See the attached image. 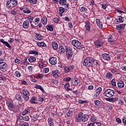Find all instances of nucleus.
<instances>
[{"label":"nucleus","instance_id":"obj_35","mask_svg":"<svg viewBox=\"0 0 126 126\" xmlns=\"http://www.w3.org/2000/svg\"><path fill=\"white\" fill-rule=\"evenodd\" d=\"M30 103H31V104H37V98H36V97H32Z\"/></svg>","mask_w":126,"mask_h":126},{"label":"nucleus","instance_id":"obj_28","mask_svg":"<svg viewBox=\"0 0 126 126\" xmlns=\"http://www.w3.org/2000/svg\"><path fill=\"white\" fill-rule=\"evenodd\" d=\"M41 22L43 25H46L47 23L48 22V20L47 19V17L44 16L41 19Z\"/></svg>","mask_w":126,"mask_h":126},{"label":"nucleus","instance_id":"obj_60","mask_svg":"<svg viewBox=\"0 0 126 126\" xmlns=\"http://www.w3.org/2000/svg\"><path fill=\"white\" fill-rule=\"evenodd\" d=\"M53 21L54 22H55V23H58V22H60V19L58 18H55L53 19Z\"/></svg>","mask_w":126,"mask_h":126},{"label":"nucleus","instance_id":"obj_19","mask_svg":"<svg viewBox=\"0 0 126 126\" xmlns=\"http://www.w3.org/2000/svg\"><path fill=\"white\" fill-rule=\"evenodd\" d=\"M80 12H82L83 13H88V10L87 9V8L84 7V6H82L79 8Z\"/></svg>","mask_w":126,"mask_h":126},{"label":"nucleus","instance_id":"obj_50","mask_svg":"<svg viewBox=\"0 0 126 126\" xmlns=\"http://www.w3.org/2000/svg\"><path fill=\"white\" fill-rule=\"evenodd\" d=\"M39 22H40V18H36V19H34L35 25H37V24H38Z\"/></svg>","mask_w":126,"mask_h":126},{"label":"nucleus","instance_id":"obj_5","mask_svg":"<svg viewBox=\"0 0 126 126\" xmlns=\"http://www.w3.org/2000/svg\"><path fill=\"white\" fill-rule=\"evenodd\" d=\"M8 65L6 63L3 62V60H0V70L3 72H5L7 70Z\"/></svg>","mask_w":126,"mask_h":126},{"label":"nucleus","instance_id":"obj_64","mask_svg":"<svg viewBox=\"0 0 126 126\" xmlns=\"http://www.w3.org/2000/svg\"><path fill=\"white\" fill-rule=\"evenodd\" d=\"M101 6L103 9H106L107 8V6H108V4H102Z\"/></svg>","mask_w":126,"mask_h":126},{"label":"nucleus","instance_id":"obj_3","mask_svg":"<svg viewBox=\"0 0 126 126\" xmlns=\"http://www.w3.org/2000/svg\"><path fill=\"white\" fill-rule=\"evenodd\" d=\"M103 95L108 98H112L115 95V91L112 89H107L104 91Z\"/></svg>","mask_w":126,"mask_h":126},{"label":"nucleus","instance_id":"obj_23","mask_svg":"<svg viewBox=\"0 0 126 126\" xmlns=\"http://www.w3.org/2000/svg\"><path fill=\"white\" fill-rule=\"evenodd\" d=\"M52 46L53 49H54V50H55L56 51V50H58L59 48V45L58 44V43H57V42L56 41H54L53 42H52Z\"/></svg>","mask_w":126,"mask_h":126},{"label":"nucleus","instance_id":"obj_18","mask_svg":"<svg viewBox=\"0 0 126 126\" xmlns=\"http://www.w3.org/2000/svg\"><path fill=\"white\" fill-rule=\"evenodd\" d=\"M125 21V19L122 16H118L116 18V22L118 23H123Z\"/></svg>","mask_w":126,"mask_h":126},{"label":"nucleus","instance_id":"obj_36","mask_svg":"<svg viewBox=\"0 0 126 126\" xmlns=\"http://www.w3.org/2000/svg\"><path fill=\"white\" fill-rule=\"evenodd\" d=\"M106 78L108 79H112L113 78V74L111 72H108L106 75Z\"/></svg>","mask_w":126,"mask_h":126},{"label":"nucleus","instance_id":"obj_15","mask_svg":"<svg viewBox=\"0 0 126 126\" xmlns=\"http://www.w3.org/2000/svg\"><path fill=\"white\" fill-rule=\"evenodd\" d=\"M89 119V115H84L82 116L81 121L83 123H85L88 121Z\"/></svg>","mask_w":126,"mask_h":126},{"label":"nucleus","instance_id":"obj_25","mask_svg":"<svg viewBox=\"0 0 126 126\" xmlns=\"http://www.w3.org/2000/svg\"><path fill=\"white\" fill-rule=\"evenodd\" d=\"M96 22L97 26H98L99 28H103V23L102 22L100 21V19H97L96 20Z\"/></svg>","mask_w":126,"mask_h":126},{"label":"nucleus","instance_id":"obj_27","mask_svg":"<svg viewBox=\"0 0 126 126\" xmlns=\"http://www.w3.org/2000/svg\"><path fill=\"white\" fill-rule=\"evenodd\" d=\"M118 86L119 89H122V88H124V87H125V83H124V82L122 81H120L118 83Z\"/></svg>","mask_w":126,"mask_h":126},{"label":"nucleus","instance_id":"obj_16","mask_svg":"<svg viewBox=\"0 0 126 126\" xmlns=\"http://www.w3.org/2000/svg\"><path fill=\"white\" fill-rule=\"evenodd\" d=\"M0 42L1 43H2V44H4V45H5L9 49H11V46L10 45V44H9V43H8V42H7V41H4V40L3 39H1L0 40Z\"/></svg>","mask_w":126,"mask_h":126},{"label":"nucleus","instance_id":"obj_2","mask_svg":"<svg viewBox=\"0 0 126 126\" xmlns=\"http://www.w3.org/2000/svg\"><path fill=\"white\" fill-rule=\"evenodd\" d=\"M21 120H23V121H25V122H28L30 120V118H29V116H22L20 115L17 118L16 125L20 126V124H21Z\"/></svg>","mask_w":126,"mask_h":126},{"label":"nucleus","instance_id":"obj_21","mask_svg":"<svg viewBox=\"0 0 126 126\" xmlns=\"http://www.w3.org/2000/svg\"><path fill=\"white\" fill-rule=\"evenodd\" d=\"M72 51H71V49H70V51H68V50L67 49L66 57H67V59H68V60H69V59H71V58H72Z\"/></svg>","mask_w":126,"mask_h":126},{"label":"nucleus","instance_id":"obj_11","mask_svg":"<svg viewBox=\"0 0 126 126\" xmlns=\"http://www.w3.org/2000/svg\"><path fill=\"white\" fill-rule=\"evenodd\" d=\"M94 45L96 48H100L103 46V41L101 39H98L94 42Z\"/></svg>","mask_w":126,"mask_h":126},{"label":"nucleus","instance_id":"obj_22","mask_svg":"<svg viewBox=\"0 0 126 126\" xmlns=\"http://www.w3.org/2000/svg\"><path fill=\"white\" fill-rule=\"evenodd\" d=\"M83 116V113L80 112L79 113L78 117L76 118V121L77 122V123H79L81 121V117Z\"/></svg>","mask_w":126,"mask_h":126},{"label":"nucleus","instance_id":"obj_13","mask_svg":"<svg viewBox=\"0 0 126 126\" xmlns=\"http://www.w3.org/2000/svg\"><path fill=\"white\" fill-rule=\"evenodd\" d=\"M52 75L55 77V78H58V77H60V76H61V73H60L59 70H54L52 72Z\"/></svg>","mask_w":126,"mask_h":126},{"label":"nucleus","instance_id":"obj_8","mask_svg":"<svg viewBox=\"0 0 126 126\" xmlns=\"http://www.w3.org/2000/svg\"><path fill=\"white\" fill-rule=\"evenodd\" d=\"M22 94L25 101H28V100H29V96H30L29 92L26 90H23L22 91Z\"/></svg>","mask_w":126,"mask_h":126},{"label":"nucleus","instance_id":"obj_40","mask_svg":"<svg viewBox=\"0 0 126 126\" xmlns=\"http://www.w3.org/2000/svg\"><path fill=\"white\" fill-rule=\"evenodd\" d=\"M110 71L112 72V73H114V74H118V73H119V71L115 68L110 69Z\"/></svg>","mask_w":126,"mask_h":126},{"label":"nucleus","instance_id":"obj_62","mask_svg":"<svg viewBox=\"0 0 126 126\" xmlns=\"http://www.w3.org/2000/svg\"><path fill=\"white\" fill-rule=\"evenodd\" d=\"M79 104H86L87 102L86 100H79Z\"/></svg>","mask_w":126,"mask_h":126},{"label":"nucleus","instance_id":"obj_29","mask_svg":"<svg viewBox=\"0 0 126 126\" xmlns=\"http://www.w3.org/2000/svg\"><path fill=\"white\" fill-rule=\"evenodd\" d=\"M34 39L35 40H38V41H41V40L43 39V37L40 35V34L37 33L34 36Z\"/></svg>","mask_w":126,"mask_h":126},{"label":"nucleus","instance_id":"obj_37","mask_svg":"<svg viewBox=\"0 0 126 126\" xmlns=\"http://www.w3.org/2000/svg\"><path fill=\"white\" fill-rule=\"evenodd\" d=\"M37 45L38 47H46V43L44 42H38Z\"/></svg>","mask_w":126,"mask_h":126},{"label":"nucleus","instance_id":"obj_32","mask_svg":"<svg viewBox=\"0 0 126 126\" xmlns=\"http://www.w3.org/2000/svg\"><path fill=\"white\" fill-rule=\"evenodd\" d=\"M99 65H100V64L99 63V61L94 59V61H93V66H99Z\"/></svg>","mask_w":126,"mask_h":126},{"label":"nucleus","instance_id":"obj_48","mask_svg":"<svg viewBox=\"0 0 126 126\" xmlns=\"http://www.w3.org/2000/svg\"><path fill=\"white\" fill-rule=\"evenodd\" d=\"M94 103L96 106H100L101 104V102L98 100H95Z\"/></svg>","mask_w":126,"mask_h":126},{"label":"nucleus","instance_id":"obj_58","mask_svg":"<svg viewBox=\"0 0 126 126\" xmlns=\"http://www.w3.org/2000/svg\"><path fill=\"white\" fill-rule=\"evenodd\" d=\"M94 126H101L100 122H94Z\"/></svg>","mask_w":126,"mask_h":126},{"label":"nucleus","instance_id":"obj_10","mask_svg":"<svg viewBox=\"0 0 126 126\" xmlns=\"http://www.w3.org/2000/svg\"><path fill=\"white\" fill-rule=\"evenodd\" d=\"M85 27L86 28V33H88L89 32H90V29L91 28V27L90 26V22H89L88 21H85Z\"/></svg>","mask_w":126,"mask_h":126},{"label":"nucleus","instance_id":"obj_20","mask_svg":"<svg viewBox=\"0 0 126 126\" xmlns=\"http://www.w3.org/2000/svg\"><path fill=\"white\" fill-rule=\"evenodd\" d=\"M23 27L24 29H28L29 27V21L27 20L24 21Z\"/></svg>","mask_w":126,"mask_h":126},{"label":"nucleus","instance_id":"obj_41","mask_svg":"<svg viewBox=\"0 0 126 126\" xmlns=\"http://www.w3.org/2000/svg\"><path fill=\"white\" fill-rule=\"evenodd\" d=\"M102 92V88L98 87L96 90H95V93L98 95H100V93Z\"/></svg>","mask_w":126,"mask_h":126},{"label":"nucleus","instance_id":"obj_14","mask_svg":"<svg viewBox=\"0 0 126 126\" xmlns=\"http://www.w3.org/2000/svg\"><path fill=\"white\" fill-rule=\"evenodd\" d=\"M89 119H90V121L92 123H94V122L97 120V117L94 114H90L89 115Z\"/></svg>","mask_w":126,"mask_h":126},{"label":"nucleus","instance_id":"obj_57","mask_svg":"<svg viewBox=\"0 0 126 126\" xmlns=\"http://www.w3.org/2000/svg\"><path fill=\"white\" fill-rule=\"evenodd\" d=\"M49 68H45L43 70V73H48V72H49Z\"/></svg>","mask_w":126,"mask_h":126},{"label":"nucleus","instance_id":"obj_54","mask_svg":"<svg viewBox=\"0 0 126 126\" xmlns=\"http://www.w3.org/2000/svg\"><path fill=\"white\" fill-rule=\"evenodd\" d=\"M23 11L24 13H31V11L28 10V9H24Z\"/></svg>","mask_w":126,"mask_h":126},{"label":"nucleus","instance_id":"obj_39","mask_svg":"<svg viewBox=\"0 0 126 126\" xmlns=\"http://www.w3.org/2000/svg\"><path fill=\"white\" fill-rule=\"evenodd\" d=\"M34 88H36V89H39V90H41L42 92H44V89L42 88V86L38 85H35Z\"/></svg>","mask_w":126,"mask_h":126},{"label":"nucleus","instance_id":"obj_43","mask_svg":"<svg viewBox=\"0 0 126 126\" xmlns=\"http://www.w3.org/2000/svg\"><path fill=\"white\" fill-rule=\"evenodd\" d=\"M117 101H119V98L118 97H115L111 98V103H116V102H117Z\"/></svg>","mask_w":126,"mask_h":126},{"label":"nucleus","instance_id":"obj_1","mask_svg":"<svg viewBox=\"0 0 126 126\" xmlns=\"http://www.w3.org/2000/svg\"><path fill=\"white\" fill-rule=\"evenodd\" d=\"M93 61H94V59L91 57L87 58L85 59L83 64L87 67H93Z\"/></svg>","mask_w":126,"mask_h":126},{"label":"nucleus","instance_id":"obj_38","mask_svg":"<svg viewBox=\"0 0 126 126\" xmlns=\"http://www.w3.org/2000/svg\"><path fill=\"white\" fill-rule=\"evenodd\" d=\"M36 61V58L31 56L29 58V62L30 63H34V62Z\"/></svg>","mask_w":126,"mask_h":126},{"label":"nucleus","instance_id":"obj_59","mask_svg":"<svg viewBox=\"0 0 126 126\" xmlns=\"http://www.w3.org/2000/svg\"><path fill=\"white\" fill-rule=\"evenodd\" d=\"M111 83L112 86H116V81H115V79L112 80V81H111Z\"/></svg>","mask_w":126,"mask_h":126},{"label":"nucleus","instance_id":"obj_53","mask_svg":"<svg viewBox=\"0 0 126 126\" xmlns=\"http://www.w3.org/2000/svg\"><path fill=\"white\" fill-rule=\"evenodd\" d=\"M59 51L61 52V53H63L64 52H65V49L63 48V46H61L59 48Z\"/></svg>","mask_w":126,"mask_h":126},{"label":"nucleus","instance_id":"obj_49","mask_svg":"<svg viewBox=\"0 0 126 126\" xmlns=\"http://www.w3.org/2000/svg\"><path fill=\"white\" fill-rule=\"evenodd\" d=\"M118 105H120V106H123L124 104H125V102H124L123 100L122 99H118Z\"/></svg>","mask_w":126,"mask_h":126},{"label":"nucleus","instance_id":"obj_30","mask_svg":"<svg viewBox=\"0 0 126 126\" xmlns=\"http://www.w3.org/2000/svg\"><path fill=\"white\" fill-rule=\"evenodd\" d=\"M27 114H30V109L29 108H27V109H25L22 112V115L23 116H25V115H27Z\"/></svg>","mask_w":126,"mask_h":126},{"label":"nucleus","instance_id":"obj_24","mask_svg":"<svg viewBox=\"0 0 126 126\" xmlns=\"http://www.w3.org/2000/svg\"><path fill=\"white\" fill-rule=\"evenodd\" d=\"M46 29L48 31L53 32L54 31V25H48L46 26Z\"/></svg>","mask_w":126,"mask_h":126},{"label":"nucleus","instance_id":"obj_26","mask_svg":"<svg viewBox=\"0 0 126 126\" xmlns=\"http://www.w3.org/2000/svg\"><path fill=\"white\" fill-rule=\"evenodd\" d=\"M79 81H80L79 80H76V79L71 80V84L73 86H75V85H77V84H78V82H79Z\"/></svg>","mask_w":126,"mask_h":126},{"label":"nucleus","instance_id":"obj_42","mask_svg":"<svg viewBox=\"0 0 126 126\" xmlns=\"http://www.w3.org/2000/svg\"><path fill=\"white\" fill-rule=\"evenodd\" d=\"M70 86H69V84L68 83H66L65 85H64V88L66 90H68V91H71V89H70Z\"/></svg>","mask_w":126,"mask_h":126},{"label":"nucleus","instance_id":"obj_17","mask_svg":"<svg viewBox=\"0 0 126 126\" xmlns=\"http://www.w3.org/2000/svg\"><path fill=\"white\" fill-rule=\"evenodd\" d=\"M103 60L105 61H110L111 57H110V55L107 53H104L102 55Z\"/></svg>","mask_w":126,"mask_h":126},{"label":"nucleus","instance_id":"obj_63","mask_svg":"<svg viewBox=\"0 0 126 126\" xmlns=\"http://www.w3.org/2000/svg\"><path fill=\"white\" fill-rule=\"evenodd\" d=\"M68 26L70 30H71V28H72V27H73V26L72 25V23H71V22L68 23Z\"/></svg>","mask_w":126,"mask_h":126},{"label":"nucleus","instance_id":"obj_31","mask_svg":"<svg viewBox=\"0 0 126 126\" xmlns=\"http://www.w3.org/2000/svg\"><path fill=\"white\" fill-rule=\"evenodd\" d=\"M48 125L50 126H54V120L51 117L49 118L48 119Z\"/></svg>","mask_w":126,"mask_h":126},{"label":"nucleus","instance_id":"obj_9","mask_svg":"<svg viewBox=\"0 0 126 126\" xmlns=\"http://www.w3.org/2000/svg\"><path fill=\"white\" fill-rule=\"evenodd\" d=\"M49 63L50 64L55 65V64H57L58 63V59L57 57H51L49 58Z\"/></svg>","mask_w":126,"mask_h":126},{"label":"nucleus","instance_id":"obj_7","mask_svg":"<svg viewBox=\"0 0 126 126\" xmlns=\"http://www.w3.org/2000/svg\"><path fill=\"white\" fill-rule=\"evenodd\" d=\"M71 43L74 47H75L76 48H77V49H78L79 50H81V49H82V48L83 47V45H82L80 42H79L77 40H73Z\"/></svg>","mask_w":126,"mask_h":126},{"label":"nucleus","instance_id":"obj_61","mask_svg":"<svg viewBox=\"0 0 126 126\" xmlns=\"http://www.w3.org/2000/svg\"><path fill=\"white\" fill-rule=\"evenodd\" d=\"M28 68L29 71H30L31 72H32V71H33V66H29Z\"/></svg>","mask_w":126,"mask_h":126},{"label":"nucleus","instance_id":"obj_34","mask_svg":"<svg viewBox=\"0 0 126 126\" xmlns=\"http://www.w3.org/2000/svg\"><path fill=\"white\" fill-rule=\"evenodd\" d=\"M65 11V10L64 9V8L63 7H60L59 8V13L60 14L61 16H63V13Z\"/></svg>","mask_w":126,"mask_h":126},{"label":"nucleus","instance_id":"obj_46","mask_svg":"<svg viewBox=\"0 0 126 126\" xmlns=\"http://www.w3.org/2000/svg\"><path fill=\"white\" fill-rule=\"evenodd\" d=\"M30 54L35 55V56H38V52L35 50H31Z\"/></svg>","mask_w":126,"mask_h":126},{"label":"nucleus","instance_id":"obj_12","mask_svg":"<svg viewBox=\"0 0 126 126\" xmlns=\"http://www.w3.org/2000/svg\"><path fill=\"white\" fill-rule=\"evenodd\" d=\"M59 3L61 5L64 6L66 8H67L69 6V4L66 2V0H60Z\"/></svg>","mask_w":126,"mask_h":126},{"label":"nucleus","instance_id":"obj_52","mask_svg":"<svg viewBox=\"0 0 126 126\" xmlns=\"http://www.w3.org/2000/svg\"><path fill=\"white\" fill-rule=\"evenodd\" d=\"M11 14H12L13 15H15L16 14H17V11L15 10V9H12L10 11Z\"/></svg>","mask_w":126,"mask_h":126},{"label":"nucleus","instance_id":"obj_4","mask_svg":"<svg viewBox=\"0 0 126 126\" xmlns=\"http://www.w3.org/2000/svg\"><path fill=\"white\" fill-rule=\"evenodd\" d=\"M17 5V0H9L7 1L6 5L7 8H12Z\"/></svg>","mask_w":126,"mask_h":126},{"label":"nucleus","instance_id":"obj_51","mask_svg":"<svg viewBox=\"0 0 126 126\" xmlns=\"http://www.w3.org/2000/svg\"><path fill=\"white\" fill-rule=\"evenodd\" d=\"M15 76H16V77H20L21 74H20V72L18 71H16L15 72Z\"/></svg>","mask_w":126,"mask_h":126},{"label":"nucleus","instance_id":"obj_55","mask_svg":"<svg viewBox=\"0 0 126 126\" xmlns=\"http://www.w3.org/2000/svg\"><path fill=\"white\" fill-rule=\"evenodd\" d=\"M28 20L30 21V23H32V21H33V19H34V18L33 16H30L28 18Z\"/></svg>","mask_w":126,"mask_h":126},{"label":"nucleus","instance_id":"obj_44","mask_svg":"<svg viewBox=\"0 0 126 126\" xmlns=\"http://www.w3.org/2000/svg\"><path fill=\"white\" fill-rule=\"evenodd\" d=\"M44 77V75H43V74H37L36 75V77L35 78H38L39 79H42V78H43V77Z\"/></svg>","mask_w":126,"mask_h":126},{"label":"nucleus","instance_id":"obj_33","mask_svg":"<svg viewBox=\"0 0 126 126\" xmlns=\"http://www.w3.org/2000/svg\"><path fill=\"white\" fill-rule=\"evenodd\" d=\"M7 105L10 111H13V104L11 102H8Z\"/></svg>","mask_w":126,"mask_h":126},{"label":"nucleus","instance_id":"obj_47","mask_svg":"<svg viewBox=\"0 0 126 126\" xmlns=\"http://www.w3.org/2000/svg\"><path fill=\"white\" fill-rule=\"evenodd\" d=\"M73 114V111L69 110L67 113L66 115L67 117H71L72 116V114Z\"/></svg>","mask_w":126,"mask_h":126},{"label":"nucleus","instance_id":"obj_6","mask_svg":"<svg viewBox=\"0 0 126 126\" xmlns=\"http://www.w3.org/2000/svg\"><path fill=\"white\" fill-rule=\"evenodd\" d=\"M125 28H126V24H121L116 26V30L118 31L120 35H123V32H124Z\"/></svg>","mask_w":126,"mask_h":126},{"label":"nucleus","instance_id":"obj_56","mask_svg":"<svg viewBox=\"0 0 126 126\" xmlns=\"http://www.w3.org/2000/svg\"><path fill=\"white\" fill-rule=\"evenodd\" d=\"M64 71L65 72H69V71H70V70L69 69V67L68 66L65 67Z\"/></svg>","mask_w":126,"mask_h":126},{"label":"nucleus","instance_id":"obj_45","mask_svg":"<svg viewBox=\"0 0 126 126\" xmlns=\"http://www.w3.org/2000/svg\"><path fill=\"white\" fill-rule=\"evenodd\" d=\"M15 98L16 100H18V101H21V95L19 94H16Z\"/></svg>","mask_w":126,"mask_h":126}]
</instances>
